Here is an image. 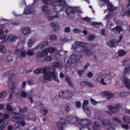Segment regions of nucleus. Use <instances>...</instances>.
<instances>
[{
  "label": "nucleus",
  "instance_id": "32",
  "mask_svg": "<svg viewBox=\"0 0 130 130\" xmlns=\"http://www.w3.org/2000/svg\"><path fill=\"white\" fill-rule=\"evenodd\" d=\"M127 53L126 51L125 50L124 51L122 50L119 51L118 52V54L119 56H123L125 55Z\"/></svg>",
  "mask_w": 130,
  "mask_h": 130
},
{
  "label": "nucleus",
  "instance_id": "6",
  "mask_svg": "<svg viewBox=\"0 0 130 130\" xmlns=\"http://www.w3.org/2000/svg\"><path fill=\"white\" fill-rule=\"evenodd\" d=\"M86 45L87 46V44L85 43L84 45L82 46L83 47V51L85 53L87 56H90L94 54V51L92 48H88Z\"/></svg>",
  "mask_w": 130,
  "mask_h": 130
},
{
  "label": "nucleus",
  "instance_id": "42",
  "mask_svg": "<svg viewBox=\"0 0 130 130\" xmlns=\"http://www.w3.org/2000/svg\"><path fill=\"white\" fill-rule=\"evenodd\" d=\"M6 93V91H4L0 93V98H4L5 96Z\"/></svg>",
  "mask_w": 130,
  "mask_h": 130
},
{
  "label": "nucleus",
  "instance_id": "20",
  "mask_svg": "<svg viewBox=\"0 0 130 130\" xmlns=\"http://www.w3.org/2000/svg\"><path fill=\"white\" fill-rule=\"evenodd\" d=\"M123 80L125 83L126 87L128 89H130V83L128 79L127 78H123Z\"/></svg>",
  "mask_w": 130,
  "mask_h": 130
},
{
  "label": "nucleus",
  "instance_id": "8",
  "mask_svg": "<svg viewBox=\"0 0 130 130\" xmlns=\"http://www.w3.org/2000/svg\"><path fill=\"white\" fill-rule=\"evenodd\" d=\"M82 57V55H76L75 54H73L70 56V58H71V61L73 64L76 63Z\"/></svg>",
  "mask_w": 130,
  "mask_h": 130
},
{
  "label": "nucleus",
  "instance_id": "27",
  "mask_svg": "<svg viewBox=\"0 0 130 130\" xmlns=\"http://www.w3.org/2000/svg\"><path fill=\"white\" fill-rule=\"evenodd\" d=\"M43 67H41L36 69L34 70L33 72L36 74H40L42 72V69Z\"/></svg>",
  "mask_w": 130,
  "mask_h": 130
},
{
  "label": "nucleus",
  "instance_id": "41",
  "mask_svg": "<svg viewBox=\"0 0 130 130\" xmlns=\"http://www.w3.org/2000/svg\"><path fill=\"white\" fill-rule=\"evenodd\" d=\"M92 25L96 27H99L101 24V23H98L96 22H91Z\"/></svg>",
  "mask_w": 130,
  "mask_h": 130
},
{
  "label": "nucleus",
  "instance_id": "48",
  "mask_svg": "<svg viewBox=\"0 0 130 130\" xmlns=\"http://www.w3.org/2000/svg\"><path fill=\"white\" fill-rule=\"evenodd\" d=\"M26 53L25 52V51L23 50V51H21L20 54L21 56V57H26Z\"/></svg>",
  "mask_w": 130,
  "mask_h": 130
},
{
  "label": "nucleus",
  "instance_id": "39",
  "mask_svg": "<svg viewBox=\"0 0 130 130\" xmlns=\"http://www.w3.org/2000/svg\"><path fill=\"white\" fill-rule=\"evenodd\" d=\"M34 43V41L31 38L29 41L28 43V46L29 47H31Z\"/></svg>",
  "mask_w": 130,
  "mask_h": 130
},
{
  "label": "nucleus",
  "instance_id": "23",
  "mask_svg": "<svg viewBox=\"0 0 130 130\" xmlns=\"http://www.w3.org/2000/svg\"><path fill=\"white\" fill-rule=\"evenodd\" d=\"M64 78L65 81L67 82L69 85L71 87H73V84L71 81L70 77L67 76H65Z\"/></svg>",
  "mask_w": 130,
  "mask_h": 130
},
{
  "label": "nucleus",
  "instance_id": "30",
  "mask_svg": "<svg viewBox=\"0 0 130 130\" xmlns=\"http://www.w3.org/2000/svg\"><path fill=\"white\" fill-rule=\"evenodd\" d=\"M16 75L14 73H9L8 75V77L9 79V81H12V79L15 78Z\"/></svg>",
  "mask_w": 130,
  "mask_h": 130
},
{
  "label": "nucleus",
  "instance_id": "25",
  "mask_svg": "<svg viewBox=\"0 0 130 130\" xmlns=\"http://www.w3.org/2000/svg\"><path fill=\"white\" fill-rule=\"evenodd\" d=\"M54 79V80L57 82H59V80L57 78H56L55 74V71H53L52 73V75L51 76V80H52V79Z\"/></svg>",
  "mask_w": 130,
  "mask_h": 130
},
{
  "label": "nucleus",
  "instance_id": "62",
  "mask_svg": "<svg viewBox=\"0 0 130 130\" xmlns=\"http://www.w3.org/2000/svg\"><path fill=\"white\" fill-rule=\"evenodd\" d=\"M90 101L91 102L92 104L93 105H95L97 104V102L94 99L91 98L90 99Z\"/></svg>",
  "mask_w": 130,
  "mask_h": 130
},
{
  "label": "nucleus",
  "instance_id": "34",
  "mask_svg": "<svg viewBox=\"0 0 130 130\" xmlns=\"http://www.w3.org/2000/svg\"><path fill=\"white\" fill-rule=\"evenodd\" d=\"M42 2L46 5H49L52 4V0H42Z\"/></svg>",
  "mask_w": 130,
  "mask_h": 130
},
{
  "label": "nucleus",
  "instance_id": "11",
  "mask_svg": "<svg viewBox=\"0 0 130 130\" xmlns=\"http://www.w3.org/2000/svg\"><path fill=\"white\" fill-rule=\"evenodd\" d=\"M48 55V51L46 50H44L42 51L39 52L37 54L36 57L37 58L44 57Z\"/></svg>",
  "mask_w": 130,
  "mask_h": 130
},
{
  "label": "nucleus",
  "instance_id": "52",
  "mask_svg": "<svg viewBox=\"0 0 130 130\" xmlns=\"http://www.w3.org/2000/svg\"><path fill=\"white\" fill-rule=\"evenodd\" d=\"M27 54L29 55L32 56L34 55V53L33 51L29 50L27 51Z\"/></svg>",
  "mask_w": 130,
  "mask_h": 130
},
{
  "label": "nucleus",
  "instance_id": "49",
  "mask_svg": "<svg viewBox=\"0 0 130 130\" xmlns=\"http://www.w3.org/2000/svg\"><path fill=\"white\" fill-rule=\"evenodd\" d=\"M27 94L24 91H22L21 93V96L24 98H25L27 96Z\"/></svg>",
  "mask_w": 130,
  "mask_h": 130
},
{
  "label": "nucleus",
  "instance_id": "43",
  "mask_svg": "<svg viewBox=\"0 0 130 130\" xmlns=\"http://www.w3.org/2000/svg\"><path fill=\"white\" fill-rule=\"evenodd\" d=\"M52 59V57L51 56H46L45 58V60L43 61V62H44L45 61H48L51 60Z\"/></svg>",
  "mask_w": 130,
  "mask_h": 130
},
{
  "label": "nucleus",
  "instance_id": "29",
  "mask_svg": "<svg viewBox=\"0 0 130 130\" xmlns=\"http://www.w3.org/2000/svg\"><path fill=\"white\" fill-rule=\"evenodd\" d=\"M30 29L27 27H24L22 30L23 33L24 34L26 35L28 34L30 32Z\"/></svg>",
  "mask_w": 130,
  "mask_h": 130
},
{
  "label": "nucleus",
  "instance_id": "37",
  "mask_svg": "<svg viewBox=\"0 0 130 130\" xmlns=\"http://www.w3.org/2000/svg\"><path fill=\"white\" fill-rule=\"evenodd\" d=\"M128 93L127 92L124 91L120 92L119 95L121 97H125L127 96L128 95Z\"/></svg>",
  "mask_w": 130,
  "mask_h": 130
},
{
  "label": "nucleus",
  "instance_id": "44",
  "mask_svg": "<svg viewBox=\"0 0 130 130\" xmlns=\"http://www.w3.org/2000/svg\"><path fill=\"white\" fill-rule=\"evenodd\" d=\"M53 66L55 68H58L60 67V64L58 62H53L52 64Z\"/></svg>",
  "mask_w": 130,
  "mask_h": 130
},
{
  "label": "nucleus",
  "instance_id": "1",
  "mask_svg": "<svg viewBox=\"0 0 130 130\" xmlns=\"http://www.w3.org/2000/svg\"><path fill=\"white\" fill-rule=\"evenodd\" d=\"M53 5H57L62 7L65 5V7H67L66 9V12L69 18L72 19L75 17V14L77 12L78 9L77 7L67 6V4L65 1L62 0H55Z\"/></svg>",
  "mask_w": 130,
  "mask_h": 130
},
{
  "label": "nucleus",
  "instance_id": "46",
  "mask_svg": "<svg viewBox=\"0 0 130 130\" xmlns=\"http://www.w3.org/2000/svg\"><path fill=\"white\" fill-rule=\"evenodd\" d=\"M6 109L9 111H13V109L10 105L9 104H7L6 107Z\"/></svg>",
  "mask_w": 130,
  "mask_h": 130
},
{
  "label": "nucleus",
  "instance_id": "28",
  "mask_svg": "<svg viewBox=\"0 0 130 130\" xmlns=\"http://www.w3.org/2000/svg\"><path fill=\"white\" fill-rule=\"evenodd\" d=\"M19 108H20L19 111L21 113H25L28 110V108L27 107H24L23 108H21L20 106H19Z\"/></svg>",
  "mask_w": 130,
  "mask_h": 130
},
{
  "label": "nucleus",
  "instance_id": "17",
  "mask_svg": "<svg viewBox=\"0 0 130 130\" xmlns=\"http://www.w3.org/2000/svg\"><path fill=\"white\" fill-rule=\"evenodd\" d=\"M8 87L9 88L12 90V91H14L15 89V84L12 81H8Z\"/></svg>",
  "mask_w": 130,
  "mask_h": 130
},
{
  "label": "nucleus",
  "instance_id": "9",
  "mask_svg": "<svg viewBox=\"0 0 130 130\" xmlns=\"http://www.w3.org/2000/svg\"><path fill=\"white\" fill-rule=\"evenodd\" d=\"M66 119L71 124L76 123L79 121V118L73 117L72 116L69 115L67 116Z\"/></svg>",
  "mask_w": 130,
  "mask_h": 130
},
{
  "label": "nucleus",
  "instance_id": "35",
  "mask_svg": "<svg viewBox=\"0 0 130 130\" xmlns=\"http://www.w3.org/2000/svg\"><path fill=\"white\" fill-rule=\"evenodd\" d=\"M46 50L48 51V53L49 52L50 53L53 52L56 50V48L55 47H50L49 48H47Z\"/></svg>",
  "mask_w": 130,
  "mask_h": 130
},
{
  "label": "nucleus",
  "instance_id": "56",
  "mask_svg": "<svg viewBox=\"0 0 130 130\" xmlns=\"http://www.w3.org/2000/svg\"><path fill=\"white\" fill-rule=\"evenodd\" d=\"M126 15L127 17H130V8H128L126 11Z\"/></svg>",
  "mask_w": 130,
  "mask_h": 130
},
{
  "label": "nucleus",
  "instance_id": "22",
  "mask_svg": "<svg viewBox=\"0 0 130 130\" xmlns=\"http://www.w3.org/2000/svg\"><path fill=\"white\" fill-rule=\"evenodd\" d=\"M51 25L53 27V30L55 31H58L59 28V25H56L55 23L54 22H51Z\"/></svg>",
  "mask_w": 130,
  "mask_h": 130
},
{
  "label": "nucleus",
  "instance_id": "26",
  "mask_svg": "<svg viewBox=\"0 0 130 130\" xmlns=\"http://www.w3.org/2000/svg\"><path fill=\"white\" fill-rule=\"evenodd\" d=\"M31 9L30 7H27L24 9L23 14L28 15L31 13Z\"/></svg>",
  "mask_w": 130,
  "mask_h": 130
},
{
  "label": "nucleus",
  "instance_id": "55",
  "mask_svg": "<svg viewBox=\"0 0 130 130\" xmlns=\"http://www.w3.org/2000/svg\"><path fill=\"white\" fill-rule=\"evenodd\" d=\"M85 71L84 70H79L78 71V74L79 76H81L83 73Z\"/></svg>",
  "mask_w": 130,
  "mask_h": 130
},
{
  "label": "nucleus",
  "instance_id": "31",
  "mask_svg": "<svg viewBox=\"0 0 130 130\" xmlns=\"http://www.w3.org/2000/svg\"><path fill=\"white\" fill-rule=\"evenodd\" d=\"M123 121L124 122L130 123V117L125 116L123 118Z\"/></svg>",
  "mask_w": 130,
  "mask_h": 130
},
{
  "label": "nucleus",
  "instance_id": "50",
  "mask_svg": "<svg viewBox=\"0 0 130 130\" xmlns=\"http://www.w3.org/2000/svg\"><path fill=\"white\" fill-rule=\"evenodd\" d=\"M112 120L113 122L117 121V122L119 123H121V121L120 120L118 119L117 118L114 117L113 118Z\"/></svg>",
  "mask_w": 130,
  "mask_h": 130
},
{
  "label": "nucleus",
  "instance_id": "58",
  "mask_svg": "<svg viewBox=\"0 0 130 130\" xmlns=\"http://www.w3.org/2000/svg\"><path fill=\"white\" fill-rule=\"evenodd\" d=\"M95 38V36L93 35H90L88 37L89 39L90 40L94 39Z\"/></svg>",
  "mask_w": 130,
  "mask_h": 130
},
{
  "label": "nucleus",
  "instance_id": "21",
  "mask_svg": "<svg viewBox=\"0 0 130 130\" xmlns=\"http://www.w3.org/2000/svg\"><path fill=\"white\" fill-rule=\"evenodd\" d=\"M111 30L114 32L117 31L119 33L122 31V28L120 26L117 25L115 28H111Z\"/></svg>",
  "mask_w": 130,
  "mask_h": 130
},
{
  "label": "nucleus",
  "instance_id": "38",
  "mask_svg": "<svg viewBox=\"0 0 130 130\" xmlns=\"http://www.w3.org/2000/svg\"><path fill=\"white\" fill-rule=\"evenodd\" d=\"M86 86L90 88H93L94 86L92 83L88 81H86Z\"/></svg>",
  "mask_w": 130,
  "mask_h": 130
},
{
  "label": "nucleus",
  "instance_id": "59",
  "mask_svg": "<svg viewBox=\"0 0 130 130\" xmlns=\"http://www.w3.org/2000/svg\"><path fill=\"white\" fill-rule=\"evenodd\" d=\"M73 31L74 33H77L81 32L82 30H81L78 29L77 28H74L73 29Z\"/></svg>",
  "mask_w": 130,
  "mask_h": 130
},
{
  "label": "nucleus",
  "instance_id": "13",
  "mask_svg": "<svg viewBox=\"0 0 130 130\" xmlns=\"http://www.w3.org/2000/svg\"><path fill=\"white\" fill-rule=\"evenodd\" d=\"M103 93L108 100H109L110 99L113 98L114 96V94L113 93L107 91H105L103 92Z\"/></svg>",
  "mask_w": 130,
  "mask_h": 130
},
{
  "label": "nucleus",
  "instance_id": "36",
  "mask_svg": "<svg viewBox=\"0 0 130 130\" xmlns=\"http://www.w3.org/2000/svg\"><path fill=\"white\" fill-rule=\"evenodd\" d=\"M47 5H45L43 6L42 7V9L43 12H47L46 13L48 14L50 12V11L49 10L47 9H46L47 8Z\"/></svg>",
  "mask_w": 130,
  "mask_h": 130
},
{
  "label": "nucleus",
  "instance_id": "64",
  "mask_svg": "<svg viewBox=\"0 0 130 130\" xmlns=\"http://www.w3.org/2000/svg\"><path fill=\"white\" fill-rule=\"evenodd\" d=\"M105 30L104 29H102L101 32V35L103 36L106 35V34L105 33Z\"/></svg>",
  "mask_w": 130,
  "mask_h": 130
},
{
  "label": "nucleus",
  "instance_id": "53",
  "mask_svg": "<svg viewBox=\"0 0 130 130\" xmlns=\"http://www.w3.org/2000/svg\"><path fill=\"white\" fill-rule=\"evenodd\" d=\"M57 36L54 34L51 35L50 36V39L51 40H53L56 38Z\"/></svg>",
  "mask_w": 130,
  "mask_h": 130
},
{
  "label": "nucleus",
  "instance_id": "3",
  "mask_svg": "<svg viewBox=\"0 0 130 130\" xmlns=\"http://www.w3.org/2000/svg\"><path fill=\"white\" fill-rule=\"evenodd\" d=\"M47 67L45 66L42 69V73L44 75L43 76V78L45 80H51V76L52 75L53 71L51 72L50 71H47Z\"/></svg>",
  "mask_w": 130,
  "mask_h": 130
},
{
  "label": "nucleus",
  "instance_id": "14",
  "mask_svg": "<svg viewBox=\"0 0 130 130\" xmlns=\"http://www.w3.org/2000/svg\"><path fill=\"white\" fill-rule=\"evenodd\" d=\"M91 123V121L87 119H83L79 122V124L83 126L88 125Z\"/></svg>",
  "mask_w": 130,
  "mask_h": 130
},
{
  "label": "nucleus",
  "instance_id": "45",
  "mask_svg": "<svg viewBox=\"0 0 130 130\" xmlns=\"http://www.w3.org/2000/svg\"><path fill=\"white\" fill-rule=\"evenodd\" d=\"M112 13H109L105 17V19L108 20L110 19V18L111 17H112Z\"/></svg>",
  "mask_w": 130,
  "mask_h": 130
},
{
  "label": "nucleus",
  "instance_id": "4",
  "mask_svg": "<svg viewBox=\"0 0 130 130\" xmlns=\"http://www.w3.org/2000/svg\"><path fill=\"white\" fill-rule=\"evenodd\" d=\"M7 36H4L1 37V39L2 41V42H3L7 40H10L11 42H14L16 41L17 38V37L13 35H10L8 38Z\"/></svg>",
  "mask_w": 130,
  "mask_h": 130
},
{
  "label": "nucleus",
  "instance_id": "60",
  "mask_svg": "<svg viewBox=\"0 0 130 130\" xmlns=\"http://www.w3.org/2000/svg\"><path fill=\"white\" fill-rule=\"evenodd\" d=\"M93 75V74L91 72H89L87 74V76L89 78H91Z\"/></svg>",
  "mask_w": 130,
  "mask_h": 130
},
{
  "label": "nucleus",
  "instance_id": "63",
  "mask_svg": "<svg viewBox=\"0 0 130 130\" xmlns=\"http://www.w3.org/2000/svg\"><path fill=\"white\" fill-rule=\"evenodd\" d=\"M70 28L69 27H66L65 28L64 31L68 33L70 31Z\"/></svg>",
  "mask_w": 130,
  "mask_h": 130
},
{
  "label": "nucleus",
  "instance_id": "18",
  "mask_svg": "<svg viewBox=\"0 0 130 130\" xmlns=\"http://www.w3.org/2000/svg\"><path fill=\"white\" fill-rule=\"evenodd\" d=\"M85 43H81L80 44H77L75 46V50L77 52L81 50L83 51V47L82 46L84 45Z\"/></svg>",
  "mask_w": 130,
  "mask_h": 130
},
{
  "label": "nucleus",
  "instance_id": "5",
  "mask_svg": "<svg viewBox=\"0 0 130 130\" xmlns=\"http://www.w3.org/2000/svg\"><path fill=\"white\" fill-rule=\"evenodd\" d=\"M57 126L59 130H63L64 127L66 124V120L63 118H61L57 122Z\"/></svg>",
  "mask_w": 130,
  "mask_h": 130
},
{
  "label": "nucleus",
  "instance_id": "7",
  "mask_svg": "<svg viewBox=\"0 0 130 130\" xmlns=\"http://www.w3.org/2000/svg\"><path fill=\"white\" fill-rule=\"evenodd\" d=\"M120 107V104L118 103L115 107H112L111 105H109L108 107V109L113 113H115L119 111Z\"/></svg>",
  "mask_w": 130,
  "mask_h": 130
},
{
  "label": "nucleus",
  "instance_id": "10",
  "mask_svg": "<svg viewBox=\"0 0 130 130\" xmlns=\"http://www.w3.org/2000/svg\"><path fill=\"white\" fill-rule=\"evenodd\" d=\"M53 6L54 11L55 12H58L63 11L64 10L66 9L67 7H65V5L62 6V7L57 5H53Z\"/></svg>",
  "mask_w": 130,
  "mask_h": 130
},
{
  "label": "nucleus",
  "instance_id": "51",
  "mask_svg": "<svg viewBox=\"0 0 130 130\" xmlns=\"http://www.w3.org/2000/svg\"><path fill=\"white\" fill-rule=\"evenodd\" d=\"M116 9V8L115 7H114L113 5L112 7H109L108 8V10L109 12H112L115 10Z\"/></svg>",
  "mask_w": 130,
  "mask_h": 130
},
{
  "label": "nucleus",
  "instance_id": "12",
  "mask_svg": "<svg viewBox=\"0 0 130 130\" xmlns=\"http://www.w3.org/2000/svg\"><path fill=\"white\" fill-rule=\"evenodd\" d=\"M48 43V42L47 41H45L41 43L40 44L38 45L37 46L34 47V50H35L37 49H38L39 48H40L41 49H43L45 47L47 46Z\"/></svg>",
  "mask_w": 130,
  "mask_h": 130
},
{
  "label": "nucleus",
  "instance_id": "40",
  "mask_svg": "<svg viewBox=\"0 0 130 130\" xmlns=\"http://www.w3.org/2000/svg\"><path fill=\"white\" fill-rule=\"evenodd\" d=\"M89 103V101L86 100H84L83 101V108L84 110V111L85 112V109L84 108L85 107V106L87 105Z\"/></svg>",
  "mask_w": 130,
  "mask_h": 130
},
{
  "label": "nucleus",
  "instance_id": "15",
  "mask_svg": "<svg viewBox=\"0 0 130 130\" xmlns=\"http://www.w3.org/2000/svg\"><path fill=\"white\" fill-rule=\"evenodd\" d=\"M21 114L19 113L14 112V117L12 118V120L14 122L18 121L21 119Z\"/></svg>",
  "mask_w": 130,
  "mask_h": 130
},
{
  "label": "nucleus",
  "instance_id": "57",
  "mask_svg": "<svg viewBox=\"0 0 130 130\" xmlns=\"http://www.w3.org/2000/svg\"><path fill=\"white\" fill-rule=\"evenodd\" d=\"M122 128L126 129H129V125L128 124H123L122 125Z\"/></svg>",
  "mask_w": 130,
  "mask_h": 130
},
{
  "label": "nucleus",
  "instance_id": "19",
  "mask_svg": "<svg viewBox=\"0 0 130 130\" xmlns=\"http://www.w3.org/2000/svg\"><path fill=\"white\" fill-rule=\"evenodd\" d=\"M130 71V64H127L125 66L123 73V76H125L128 72Z\"/></svg>",
  "mask_w": 130,
  "mask_h": 130
},
{
  "label": "nucleus",
  "instance_id": "61",
  "mask_svg": "<svg viewBox=\"0 0 130 130\" xmlns=\"http://www.w3.org/2000/svg\"><path fill=\"white\" fill-rule=\"evenodd\" d=\"M15 52L17 55H18L20 53V50L18 48H17L15 50Z\"/></svg>",
  "mask_w": 130,
  "mask_h": 130
},
{
  "label": "nucleus",
  "instance_id": "2",
  "mask_svg": "<svg viewBox=\"0 0 130 130\" xmlns=\"http://www.w3.org/2000/svg\"><path fill=\"white\" fill-rule=\"evenodd\" d=\"M73 93L71 91L65 90L62 91H60L58 93L59 96L63 99H70L73 95Z\"/></svg>",
  "mask_w": 130,
  "mask_h": 130
},
{
  "label": "nucleus",
  "instance_id": "24",
  "mask_svg": "<svg viewBox=\"0 0 130 130\" xmlns=\"http://www.w3.org/2000/svg\"><path fill=\"white\" fill-rule=\"evenodd\" d=\"M116 41L114 40H111L107 42V45L110 47H114L115 45Z\"/></svg>",
  "mask_w": 130,
  "mask_h": 130
},
{
  "label": "nucleus",
  "instance_id": "54",
  "mask_svg": "<svg viewBox=\"0 0 130 130\" xmlns=\"http://www.w3.org/2000/svg\"><path fill=\"white\" fill-rule=\"evenodd\" d=\"M76 106L77 108H80L81 106V103L80 101H78L75 103Z\"/></svg>",
  "mask_w": 130,
  "mask_h": 130
},
{
  "label": "nucleus",
  "instance_id": "33",
  "mask_svg": "<svg viewBox=\"0 0 130 130\" xmlns=\"http://www.w3.org/2000/svg\"><path fill=\"white\" fill-rule=\"evenodd\" d=\"M19 123L20 124V125H21L22 126H24L26 124V122L23 118H22L19 119V121H18Z\"/></svg>",
  "mask_w": 130,
  "mask_h": 130
},
{
  "label": "nucleus",
  "instance_id": "47",
  "mask_svg": "<svg viewBox=\"0 0 130 130\" xmlns=\"http://www.w3.org/2000/svg\"><path fill=\"white\" fill-rule=\"evenodd\" d=\"M93 125L94 127L98 128L99 126V123L98 122L95 121L93 122Z\"/></svg>",
  "mask_w": 130,
  "mask_h": 130
},
{
  "label": "nucleus",
  "instance_id": "16",
  "mask_svg": "<svg viewBox=\"0 0 130 130\" xmlns=\"http://www.w3.org/2000/svg\"><path fill=\"white\" fill-rule=\"evenodd\" d=\"M109 121L107 120H103L102 122V124L104 126H107L108 129H110L112 128V126L110 123Z\"/></svg>",
  "mask_w": 130,
  "mask_h": 130
}]
</instances>
